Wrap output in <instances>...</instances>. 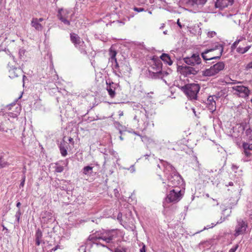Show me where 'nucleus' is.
<instances>
[{
    "instance_id": "72a5a7b5",
    "label": "nucleus",
    "mask_w": 252,
    "mask_h": 252,
    "mask_svg": "<svg viewBox=\"0 0 252 252\" xmlns=\"http://www.w3.org/2000/svg\"><path fill=\"white\" fill-rule=\"evenodd\" d=\"M115 252H126V249L124 247L120 246L115 249Z\"/></svg>"
},
{
    "instance_id": "ddd939ff",
    "label": "nucleus",
    "mask_w": 252,
    "mask_h": 252,
    "mask_svg": "<svg viewBox=\"0 0 252 252\" xmlns=\"http://www.w3.org/2000/svg\"><path fill=\"white\" fill-rule=\"evenodd\" d=\"M198 70L195 67L189 66H182L181 72L182 74L185 76H188L190 75H195L197 73Z\"/></svg>"
},
{
    "instance_id": "49530a36",
    "label": "nucleus",
    "mask_w": 252,
    "mask_h": 252,
    "mask_svg": "<svg viewBox=\"0 0 252 252\" xmlns=\"http://www.w3.org/2000/svg\"><path fill=\"white\" fill-rule=\"evenodd\" d=\"M246 68L247 69H251V68L252 69V62L250 63H249L247 65Z\"/></svg>"
},
{
    "instance_id": "9b49d317",
    "label": "nucleus",
    "mask_w": 252,
    "mask_h": 252,
    "mask_svg": "<svg viewBox=\"0 0 252 252\" xmlns=\"http://www.w3.org/2000/svg\"><path fill=\"white\" fill-rule=\"evenodd\" d=\"M185 63L189 65L195 66L201 63V60L199 55L193 54L190 57H186L184 58Z\"/></svg>"
},
{
    "instance_id": "79ce46f5",
    "label": "nucleus",
    "mask_w": 252,
    "mask_h": 252,
    "mask_svg": "<svg viewBox=\"0 0 252 252\" xmlns=\"http://www.w3.org/2000/svg\"><path fill=\"white\" fill-rule=\"evenodd\" d=\"M61 249V246L58 245H57L56 246H55V247H54L53 248H52L51 250V252H55L56 251V250H57L58 249Z\"/></svg>"
},
{
    "instance_id": "9d476101",
    "label": "nucleus",
    "mask_w": 252,
    "mask_h": 252,
    "mask_svg": "<svg viewBox=\"0 0 252 252\" xmlns=\"http://www.w3.org/2000/svg\"><path fill=\"white\" fill-rule=\"evenodd\" d=\"M70 12L69 10L66 9H60L58 11V18L63 22L64 25H69L70 21L69 19H70L71 18V15L70 17L69 16Z\"/></svg>"
},
{
    "instance_id": "4468645a",
    "label": "nucleus",
    "mask_w": 252,
    "mask_h": 252,
    "mask_svg": "<svg viewBox=\"0 0 252 252\" xmlns=\"http://www.w3.org/2000/svg\"><path fill=\"white\" fill-rule=\"evenodd\" d=\"M207 0H188L186 4L189 8L196 9L199 7L203 6Z\"/></svg>"
},
{
    "instance_id": "0e129e2a",
    "label": "nucleus",
    "mask_w": 252,
    "mask_h": 252,
    "mask_svg": "<svg viewBox=\"0 0 252 252\" xmlns=\"http://www.w3.org/2000/svg\"><path fill=\"white\" fill-rule=\"evenodd\" d=\"M158 67L159 68V69L160 68V63H158Z\"/></svg>"
},
{
    "instance_id": "de8ad7c7",
    "label": "nucleus",
    "mask_w": 252,
    "mask_h": 252,
    "mask_svg": "<svg viewBox=\"0 0 252 252\" xmlns=\"http://www.w3.org/2000/svg\"><path fill=\"white\" fill-rule=\"evenodd\" d=\"M252 131V130L251 129V128H249L246 129V133L247 135L251 134Z\"/></svg>"
},
{
    "instance_id": "338daca9",
    "label": "nucleus",
    "mask_w": 252,
    "mask_h": 252,
    "mask_svg": "<svg viewBox=\"0 0 252 252\" xmlns=\"http://www.w3.org/2000/svg\"><path fill=\"white\" fill-rule=\"evenodd\" d=\"M164 26V24H163L161 26V27L160 28V29H161V28H163Z\"/></svg>"
},
{
    "instance_id": "774afa93",
    "label": "nucleus",
    "mask_w": 252,
    "mask_h": 252,
    "mask_svg": "<svg viewBox=\"0 0 252 252\" xmlns=\"http://www.w3.org/2000/svg\"><path fill=\"white\" fill-rule=\"evenodd\" d=\"M120 138L121 140H123V137L122 136H120Z\"/></svg>"
},
{
    "instance_id": "37998d69",
    "label": "nucleus",
    "mask_w": 252,
    "mask_h": 252,
    "mask_svg": "<svg viewBox=\"0 0 252 252\" xmlns=\"http://www.w3.org/2000/svg\"><path fill=\"white\" fill-rule=\"evenodd\" d=\"M127 169L128 170H130V172H131V173H133L135 171V168H134L133 165H131L129 168H127Z\"/></svg>"
},
{
    "instance_id": "0eeeda50",
    "label": "nucleus",
    "mask_w": 252,
    "mask_h": 252,
    "mask_svg": "<svg viewBox=\"0 0 252 252\" xmlns=\"http://www.w3.org/2000/svg\"><path fill=\"white\" fill-rule=\"evenodd\" d=\"M70 40L74 44L75 47L80 50L82 54L84 55L87 54L84 42L77 34L74 33H70Z\"/></svg>"
},
{
    "instance_id": "4c0bfd02",
    "label": "nucleus",
    "mask_w": 252,
    "mask_h": 252,
    "mask_svg": "<svg viewBox=\"0 0 252 252\" xmlns=\"http://www.w3.org/2000/svg\"><path fill=\"white\" fill-rule=\"evenodd\" d=\"M86 247L85 245H82L78 249V251L79 252H86Z\"/></svg>"
},
{
    "instance_id": "393cba45",
    "label": "nucleus",
    "mask_w": 252,
    "mask_h": 252,
    "mask_svg": "<svg viewBox=\"0 0 252 252\" xmlns=\"http://www.w3.org/2000/svg\"><path fill=\"white\" fill-rule=\"evenodd\" d=\"M93 167L91 166H85L82 170L83 174L90 176L93 173Z\"/></svg>"
},
{
    "instance_id": "603ef678",
    "label": "nucleus",
    "mask_w": 252,
    "mask_h": 252,
    "mask_svg": "<svg viewBox=\"0 0 252 252\" xmlns=\"http://www.w3.org/2000/svg\"><path fill=\"white\" fill-rule=\"evenodd\" d=\"M240 41V39L236 40L233 44V46H236L237 45V44L239 43Z\"/></svg>"
},
{
    "instance_id": "f03ea898",
    "label": "nucleus",
    "mask_w": 252,
    "mask_h": 252,
    "mask_svg": "<svg viewBox=\"0 0 252 252\" xmlns=\"http://www.w3.org/2000/svg\"><path fill=\"white\" fill-rule=\"evenodd\" d=\"M164 172L168 179V186L177 188L182 182L181 176L177 172L176 169L170 164L164 162Z\"/></svg>"
},
{
    "instance_id": "a878e982",
    "label": "nucleus",
    "mask_w": 252,
    "mask_h": 252,
    "mask_svg": "<svg viewBox=\"0 0 252 252\" xmlns=\"http://www.w3.org/2000/svg\"><path fill=\"white\" fill-rule=\"evenodd\" d=\"M249 141V143H244L243 144V147L244 151L248 150H252V139H251V136H250Z\"/></svg>"
},
{
    "instance_id": "423d86ee",
    "label": "nucleus",
    "mask_w": 252,
    "mask_h": 252,
    "mask_svg": "<svg viewBox=\"0 0 252 252\" xmlns=\"http://www.w3.org/2000/svg\"><path fill=\"white\" fill-rule=\"evenodd\" d=\"M231 88L232 89L231 92L233 94L239 97L246 98L250 94V90L247 87L243 85L234 86Z\"/></svg>"
},
{
    "instance_id": "e433bc0d",
    "label": "nucleus",
    "mask_w": 252,
    "mask_h": 252,
    "mask_svg": "<svg viewBox=\"0 0 252 252\" xmlns=\"http://www.w3.org/2000/svg\"><path fill=\"white\" fill-rule=\"evenodd\" d=\"M133 10L135 11H136L137 12H142V11H145V9L143 8H142V7H134L133 8Z\"/></svg>"
},
{
    "instance_id": "5fc2aeb1",
    "label": "nucleus",
    "mask_w": 252,
    "mask_h": 252,
    "mask_svg": "<svg viewBox=\"0 0 252 252\" xmlns=\"http://www.w3.org/2000/svg\"><path fill=\"white\" fill-rule=\"evenodd\" d=\"M177 23V25H178V26H179L180 28H182V25H181V23H180V21H179V19H178V20Z\"/></svg>"
},
{
    "instance_id": "6e6d98bb",
    "label": "nucleus",
    "mask_w": 252,
    "mask_h": 252,
    "mask_svg": "<svg viewBox=\"0 0 252 252\" xmlns=\"http://www.w3.org/2000/svg\"><path fill=\"white\" fill-rule=\"evenodd\" d=\"M118 113H119V115L120 117H121V116H123V115H124L123 112L122 111H121V110H120L118 112Z\"/></svg>"
},
{
    "instance_id": "6e6552de",
    "label": "nucleus",
    "mask_w": 252,
    "mask_h": 252,
    "mask_svg": "<svg viewBox=\"0 0 252 252\" xmlns=\"http://www.w3.org/2000/svg\"><path fill=\"white\" fill-rule=\"evenodd\" d=\"M182 194L181 190L177 188L170 190L169 194L167 195L166 201L168 203L178 202L182 198Z\"/></svg>"
},
{
    "instance_id": "052dcab7",
    "label": "nucleus",
    "mask_w": 252,
    "mask_h": 252,
    "mask_svg": "<svg viewBox=\"0 0 252 252\" xmlns=\"http://www.w3.org/2000/svg\"><path fill=\"white\" fill-rule=\"evenodd\" d=\"M20 206H21V203H20V202H18L17 203V204H16V206H17V207H18V208H20Z\"/></svg>"
},
{
    "instance_id": "e2e57ef3",
    "label": "nucleus",
    "mask_w": 252,
    "mask_h": 252,
    "mask_svg": "<svg viewBox=\"0 0 252 252\" xmlns=\"http://www.w3.org/2000/svg\"><path fill=\"white\" fill-rule=\"evenodd\" d=\"M229 186H233V182H229Z\"/></svg>"
},
{
    "instance_id": "39448f33",
    "label": "nucleus",
    "mask_w": 252,
    "mask_h": 252,
    "mask_svg": "<svg viewBox=\"0 0 252 252\" xmlns=\"http://www.w3.org/2000/svg\"><path fill=\"white\" fill-rule=\"evenodd\" d=\"M224 63L222 62H219L211 66L210 68L202 71V75L205 77H211L216 75L224 68Z\"/></svg>"
},
{
    "instance_id": "09e8293b",
    "label": "nucleus",
    "mask_w": 252,
    "mask_h": 252,
    "mask_svg": "<svg viewBox=\"0 0 252 252\" xmlns=\"http://www.w3.org/2000/svg\"><path fill=\"white\" fill-rule=\"evenodd\" d=\"M247 34L250 39L252 40V31H249V32H248Z\"/></svg>"
},
{
    "instance_id": "a19ab883",
    "label": "nucleus",
    "mask_w": 252,
    "mask_h": 252,
    "mask_svg": "<svg viewBox=\"0 0 252 252\" xmlns=\"http://www.w3.org/2000/svg\"><path fill=\"white\" fill-rule=\"evenodd\" d=\"M216 34L215 32H208V36L210 37H213Z\"/></svg>"
},
{
    "instance_id": "a18cd8bd",
    "label": "nucleus",
    "mask_w": 252,
    "mask_h": 252,
    "mask_svg": "<svg viewBox=\"0 0 252 252\" xmlns=\"http://www.w3.org/2000/svg\"><path fill=\"white\" fill-rule=\"evenodd\" d=\"M115 64L114 65V68L115 69H118V70H119L120 69H121V67H120V66H119L118 62H117V61L116 60V62H114Z\"/></svg>"
},
{
    "instance_id": "8fccbe9b",
    "label": "nucleus",
    "mask_w": 252,
    "mask_h": 252,
    "mask_svg": "<svg viewBox=\"0 0 252 252\" xmlns=\"http://www.w3.org/2000/svg\"><path fill=\"white\" fill-rule=\"evenodd\" d=\"M122 213H120L118 214V216H117V219L119 220V221H121L122 220Z\"/></svg>"
},
{
    "instance_id": "58836bf2",
    "label": "nucleus",
    "mask_w": 252,
    "mask_h": 252,
    "mask_svg": "<svg viewBox=\"0 0 252 252\" xmlns=\"http://www.w3.org/2000/svg\"><path fill=\"white\" fill-rule=\"evenodd\" d=\"M239 247L238 244H236L231 249H230L228 252H235Z\"/></svg>"
},
{
    "instance_id": "c756f323",
    "label": "nucleus",
    "mask_w": 252,
    "mask_h": 252,
    "mask_svg": "<svg viewBox=\"0 0 252 252\" xmlns=\"http://www.w3.org/2000/svg\"><path fill=\"white\" fill-rule=\"evenodd\" d=\"M26 52V51L24 48H20L19 50V58L22 60H25V53Z\"/></svg>"
},
{
    "instance_id": "2f4dec72",
    "label": "nucleus",
    "mask_w": 252,
    "mask_h": 252,
    "mask_svg": "<svg viewBox=\"0 0 252 252\" xmlns=\"http://www.w3.org/2000/svg\"><path fill=\"white\" fill-rule=\"evenodd\" d=\"M226 83L228 85H232V84H241L242 82L237 81L236 80H232L231 78H226Z\"/></svg>"
},
{
    "instance_id": "b1692460",
    "label": "nucleus",
    "mask_w": 252,
    "mask_h": 252,
    "mask_svg": "<svg viewBox=\"0 0 252 252\" xmlns=\"http://www.w3.org/2000/svg\"><path fill=\"white\" fill-rule=\"evenodd\" d=\"M160 59L169 65L173 63V62L168 54L163 53L160 56Z\"/></svg>"
},
{
    "instance_id": "c03bdc74",
    "label": "nucleus",
    "mask_w": 252,
    "mask_h": 252,
    "mask_svg": "<svg viewBox=\"0 0 252 252\" xmlns=\"http://www.w3.org/2000/svg\"><path fill=\"white\" fill-rule=\"evenodd\" d=\"M140 252H146V246L142 243V248L140 249Z\"/></svg>"
},
{
    "instance_id": "ea45409f",
    "label": "nucleus",
    "mask_w": 252,
    "mask_h": 252,
    "mask_svg": "<svg viewBox=\"0 0 252 252\" xmlns=\"http://www.w3.org/2000/svg\"><path fill=\"white\" fill-rule=\"evenodd\" d=\"M25 180H26V176L25 175H24L22 177V179L21 182L20 184V187H24Z\"/></svg>"
},
{
    "instance_id": "6ab92c4d",
    "label": "nucleus",
    "mask_w": 252,
    "mask_h": 252,
    "mask_svg": "<svg viewBox=\"0 0 252 252\" xmlns=\"http://www.w3.org/2000/svg\"><path fill=\"white\" fill-rule=\"evenodd\" d=\"M120 67L121 69H119L118 73H116V74L119 77L122 76L123 74H126L127 73H129L131 70V68H130L128 63H125L123 65H121Z\"/></svg>"
},
{
    "instance_id": "a211bd4d",
    "label": "nucleus",
    "mask_w": 252,
    "mask_h": 252,
    "mask_svg": "<svg viewBox=\"0 0 252 252\" xmlns=\"http://www.w3.org/2000/svg\"><path fill=\"white\" fill-rule=\"evenodd\" d=\"M23 70L20 67L14 66L10 67L9 69V76L11 78H15L22 75Z\"/></svg>"
},
{
    "instance_id": "cd10ccee",
    "label": "nucleus",
    "mask_w": 252,
    "mask_h": 252,
    "mask_svg": "<svg viewBox=\"0 0 252 252\" xmlns=\"http://www.w3.org/2000/svg\"><path fill=\"white\" fill-rule=\"evenodd\" d=\"M250 47L251 46H247L244 48L243 47L239 46L237 48L236 50L239 53L244 54L248 51Z\"/></svg>"
},
{
    "instance_id": "c85d7f7f",
    "label": "nucleus",
    "mask_w": 252,
    "mask_h": 252,
    "mask_svg": "<svg viewBox=\"0 0 252 252\" xmlns=\"http://www.w3.org/2000/svg\"><path fill=\"white\" fill-rule=\"evenodd\" d=\"M42 218H47V220H50L52 217V213L51 211H45L43 212L42 214Z\"/></svg>"
},
{
    "instance_id": "7c9ffc66",
    "label": "nucleus",
    "mask_w": 252,
    "mask_h": 252,
    "mask_svg": "<svg viewBox=\"0 0 252 252\" xmlns=\"http://www.w3.org/2000/svg\"><path fill=\"white\" fill-rule=\"evenodd\" d=\"M9 164L5 161L2 157H0V169L8 166Z\"/></svg>"
},
{
    "instance_id": "4d7b16f0",
    "label": "nucleus",
    "mask_w": 252,
    "mask_h": 252,
    "mask_svg": "<svg viewBox=\"0 0 252 252\" xmlns=\"http://www.w3.org/2000/svg\"><path fill=\"white\" fill-rule=\"evenodd\" d=\"M68 141L70 143H71L72 144L74 143L73 139L71 137H69L68 139Z\"/></svg>"
},
{
    "instance_id": "dca6fc26",
    "label": "nucleus",
    "mask_w": 252,
    "mask_h": 252,
    "mask_svg": "<svg viewBox=\"0 0 252 252\" xmlns=\"http://www.w3.org/2000/svg\"><path fill=\"white\" fill-rule=\"evenodd\" d=\"M218 99V97L216 95L209 96L207 99V107L208 109L213 112L216 109V100Z\"/></svg>"
},
{
    "instance_id": "bf43d9fd",
    "label": "nucleus",
    "mask_w": 252,
    "mask_h": 252,
    "mask_svg": "<svg viewBox=\"0 0 252 252\" xmlns=\"http://www.w3.org/2000/svg\"><path fill=\"white\" fill-rule=\"evenodd\" d=\"M244 152H245V154L247 156H249L250 153L249 152L247 151V150H246V151H244Z\"/></svg>"
},
{
    "instance_id": "5701e85b",
    "label": "nucleus",
    "mask_w": 252,
    "mask_h": 252,
    "mask_svg": "<svg viewBox=\"0 0 252 252\" xmlns=\"http://www.w3.org/2000/svg\"><path fill=\"white\" fill-rule=\"evenodd\" d=\"M35 237L36 245L37 246H39L41 242L42 241V233L39 228L36 230L35 234Z\"/></svg>"
},
{
    "instance_id": "2eb2a0df",
    "label": "nucleus",
    "mask_w": 252,
    "mask_h": 252,
    "mask_svg": "<svg viewBox=\"0 0 252 252\" xmlns=\"http://www.w3.org/2000/svg\"><path fill=\"white\" fill-rule=\"evenodd\" d=\"M212 52H217L218 56L222 55L223 51V46L222 44L219 42H215L211 45V46L207 49Z\"/></svg>"
},
{
    "instance_id": "f8f14e48",
    "label": "nucleus",
    "mask_w": 252,
    "mask_h": 252,
    "mask_svg": "<svg viewBox=\"0 0 252 252\" xmlns=\"http://www.w3.org/2000/svg\"><path fill=\"white\" fill-rule=\"evenodd\" d=\"M221 55H222L218 56L217 52H210V51L208 49H206L204 51L201 53V56L205 61L212 60L213 59H219Z\"/></svg>"
},
{
    "instance_id": "4be33fe9",
    "label": "nucleus",
    "mask_w": 252,
    "mask_h": 252,
    "mask_svg": "<svg viewBox=\"0 0 252 252\" xmlns=\"http://www.w3.org/2000/svg\"><path fill=\"white\" fill-rule=\"evenodd\" d=\"M68 144L63 139V141L61 143L59 148L61 151V153L63 157H65L67 155V149Z\"/></svg>"
},
{
    "instance_id": "1a4fd4ad",
    "label": "nucleus",
    "mask_w": 252,
    "mask_h": 252,
    "mask_svg": "<svg viewBox=\"0 0 252 252\" xmlns=\"http://www.w3.org/2000/svg\"><path fill=\"white\" fill-rule=\"evenodd\" d=\"M237 222L234 234L235 236L244 234L248 227L247 222L242 219H238Z\"/></svg>"
},
{
    "instance_id": "412c9836",
    "label": "nucleus",
    "mask_w": 252,
    "mask_h": 252,
    "mask_svg": "<svg viewBox=\"0 0 252 252\" xmlns=\"http://www.w3.org/2000/svg\"><path fill=\"white\" fill-rule=\"evenodd\" d=\"M106 84H107L106 90L108 91L110 96L111 98L114 97V96H115V84L113 82L110 83L108 84L107 82H106Z\"/></svg>"
},
{
    "instance_id": "7ed1b4c3",
    "label": "nucleus",
    "mask_w": 252,
    "mask_h": 252,
    "mask_svg": "<svg viewBox=\"0 0 252 252\" xmlns=\"http://www.w3.org/2000/svg\"><path fill=\"white\" fill-rule=\"evenodd\" d=\"M134 107L138 108L136 110L134 120L137 122L139 126H142L145 128L149 125V117L146 110L140 104L134 105Z\"/></svg>"
},
{
    "instance_id": "680f3d73",
    "label": "nucleus",
    "mask_w": 252,
    "mask_h": 252,
    "mask_svg": "<svg viewBox=\"0 0 252 252\" xmlns=\"http://www.w3.org/2000/svg\"><path fill=\"white\" fill-rule=\"evenodd\" d=\"M232 169H233V170H234V169H237L238 168V167H237V166H236V165H232Z\"/></svg>"
},
{
    "instance_id": "20e7f679",
    "label": "nucleus",
    "mask_w": 252,
    "mask_h": 252,
    "mask_svg": "<svg viewBox=\"0 0 252 252\" xmlns=\"http://www.w3.org/2000/svg\"><path fill=\"white\" fill-rule=\"evenodd\" d=\"M200 89L199 84L195 83L188 84L181 87V90L190 100L197 99V94Z\"/></svg>"
},
{
    "instance_id": "c9c22d12",
    "label": "nucleus",
    "mask_w": 252,
    "mask_h": 252,
    "mask_svg": "<svg viewBox=\"0 0 252 252\" xmlns=\"http://www.w3.org/2000/svg\"><path fill=\"white\" fill-rule=\"evenodd\" d=\"M21 215V213L20 210L19 209L18 210V211H17V212L16 213V214H15V217L16 218V220H17V221L18 222H19V221Z\"/></svg>"
},
{
    "instance_id": "f257e3e1",
    "label": "nucleus",
    "mask_w": 252,
    "mask_h": 252,
    "mask_svg": "<svg viewBox=\"0 0 252 252\" xmlns=\"http://www.w3.org/2000/svg\"><path fill=\"white\" fill-rule=\"evenodd\" d=\"M117 237V233L115 230L96 232L95 234L89 236L90 240L97 245H100L104 247L105 243H110Z\"/></svg>"
},
{
    "instance_id": "f704fd0d",
    "label": "nucleus",
    "mask_w": 252,
    "mask_h": 252,
    "mask_svg": "<svg viewBox=\"0 0 252 252\" xmlns=\"http://www.w3.org/2000/svg\"><path fill=\"white\" fill-rule=\"evenodd\" d=\"M63 169V167L62 165H57L55 168V171L58 173L62 172Z\"/></svg>"
},
{
    "instance_id": "f3484780",
    "label": "nucleus",
    "mask_w": 252,
    "mask_h": 252,
    "mask_svg": "<svg viewBox=\"0 0 252 252\" xmlns=\"http://www.w3.org/2000/svg\"><path fill=\"white\" fill-rule=\"evenodd\" d=\"M233 0H217L215 2V7L220 9H222L233 3Z\"/></svg>"
},
{
    "instance_id": "13d9d810",
    "label": "nucleus",
    "mask_w": 252,
    "mask_h": 252,
    "mask_svg": "<svg viewBox=\"0 0 252 252\" xmlns=\"http://www.w3.org/2000/svg\"><path fill=\"white\" fill-rule=\"evenodd\" d=\"M43 18H37V21L40 23V22H42L43 21Z\"/></svg>"
},
{
    "instance_id": "69168bd1",
    "label": "nucleus",
    "mask_w": 252,
    "mask_h": 252,
    "mask_svg": "<svg viewBox=\"0 0 252 252\" xmlns=\"http://www.w3.org/2000/svg\"><path fill=\"white\" fill-rule=\"evenodd\" d=\"M167 31H164V32H163V33H164V34H167Z\"/></svg>"
},
{
    "instance_id": "3c124183",
    "label": "nucleus",
    "mask_w": 252,
    "mask_h": 252,
    "mask_svg": "<svg viewBox=\"0 0 252 252\" xmlns=\"http://www.w3.org/2000/svg\"><path fill=\"white\" fill-rule=\"evenodd\" d=\"M147 0H139L138 2L141 4H144L146 3Z\"/></svg>"
},
{
    "instance_id": "aec40b11",
    "label": "nucleus",
    "mask_w": 252,
    "mask_h": 252,
    "mask_svg": "<svg viewBox=\"0 0 252 252\" xmlns=\"http://www.w3.org/2000/svg\"><path fill=\"white\" fill-rule=\"evenodd\" d=\"M31 26L36 31H41L44 26L37 20V18H32L31 23Z\"/></svg>"
},
{
    "instance_id": "bb28decb",
    "label": "nucleus",
    "mask_w": 252,
    "mask_h": 252,
    "mask_svg": "<svg viewBox=\"0 0 252 252\" xmlns=\"http://www.w3.org/2000/svg\"><path fill=\"white\" fill-rule=\"evenodd\" d=\"M109 54L110 56L111 62H112V63H113V62H116V60H117L116 58V54H117L116 51H115L114 50L112 49V48H110L109 50Z\"/></svg>"
},
{
    "instance_id": "473e14b6",
    "label": "nucleus",
    "mask_w": 252,
    "mask_h": 252,
    "mask_svg": "<svg viewBox=\"0 0 252 252\" xmlns=\"http://www.w3.org/2000/svg\"><path fill=\"white\" fill-rule=\"evenodd\" d=\"M223 220H222L221 218H220V220L219 221H218L217 222H216V223H212L211 225H207L206 227H205L204 228L203 230L208 229V228H213V227L216 226L217 224L220 223L222 222H223Z\"/></svg>"
},
{
    "instance_id": "864d4df0",
    "label": "nucleus",
    "mask_w": 252,
    "mask_h": 252,
    "mask_svg": "<svg viewBox=\"0 0 252 252\" xmlns=\"http://www.w3.org/2000/svg\"><path fill=\"white\" fill-rule=\"evenodd\" d=\"M26 79H27V77L25 75H23V86H24L25 81Z\"/></svg>"
}]
</instances>
